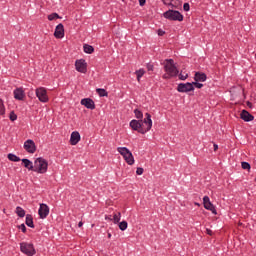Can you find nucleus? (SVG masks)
I'll return each mask as SVG.
<instances>
[{"label": "nucleus", "mask_w": 256, "mask_h": 256, "mask_svg": "<svg viewBox=\"0 0 256 256\" xmlns=\"http://www.w3.org/2000/svg\"><path fill=\"white\" fill-rule=\"evenodd\" d=\"M19 229H20V231H22V233H27V227L25 226V224H21L19 226Z\"/></svg>", "instance_id": "obj_35"}, {"label": "nucleus", "mask_w": 256, "mask_h": 256, "mask_svg": "<svg viewBox=\"0 0 256 256\" xmlns=\"http://www.w3.org/2000/svg\"><path fill=\"white\" fill-rule=\"evenodd\" d=\"M165 32H160L159 35H163Z\"/></svg>", "instance_id": "obj_45"}, {"label": "nucleus", "mask_w": 256, "mask_h": 256, "mask_svg": "<svg viewBox=\"0 0 256 256\" xmlns=\"http://www.w3.org/2000/svg\"><path fill=\"white\" fill-rule=\"evenodd\" d=\"M14 99L16 101H23L25 99V90L23 88H16L13 91Z\"/></svg>", "instance_id": "obj_14"}, {"label": "nucleus", "mask_w": 256, "mask_h": 256, "mask_svg": "<svg viewBox=\"0 0 256 256\" xmlns=\"http://www.w3.org/2000/svg\"><path fill=\"white\" fill-rule=\"evenodd\" d=\"M241 167L242 169H247L249 171L251 169V164H249L248 162H242Z\"/></svg>", "instance_id": "obj_32"}, {"label": "nucleus", "mask_w": 256, "mask_h": 256, "mask_svg": "<svg viewBox=\"0 0 256 256\" xmlns=\"http://www.w3.org/2000/svg\"><path fill=\"white\" fill-rule=\"evenodd\" d=\"M16 214L18 215V217H25V209H23L21 206H17L16 207Z\"/></svg>", "instance_id": "obj_25"}, {"label": "nucleus", "mask_w": 256, "mask_h": 256, "mask_svg": "<svg viewBox=\"0 0 256 256\" xmlns=\"http://www.w3.org/2000/svg\"><path fill=\"white\" fill-rule=\"evenodd\" d=\"M80 103H81V105L86 107V109H90L91 111H93V109H95V101H93V99H91V98H83L80 101Z\"/></svg>", "instance_id": "obj_15"}, {"label": "nucleus", "mask_w": 256, "mask_h": 256, "mask_svg": "<svg viewBox=\"0 0 256 256\" xmlns=\"http://www.w3.org/2000/svg\"><path fill=\"white\" fill-rule=\"evenodd\" d=\"M22 163L24 165V167L26 169H28V171H34L35 168V164H33V162L27 158L22 159Z\"/></svg>", "instance_id": "obj_19"}, {"label": "nucleus", "mask_w": 256, "mask_h": 256, "mask_svg": "<svg viewBox=\"0 0 256 256\" xmlns=\"http://www.w3.org/2000/svg\"><path fill=\"white\" fill-rule=\"evenodd\" d=\"M194 81L205 83V81H207V74L203 72H196L194 76Z\"/></svg>", "instance_id": "obj_17"}, {"label": "nucleus", "mask_w": 256, "mask_h": 256, "mask_svg": "<svg viewBox=\"0 0 256 256\" xmlns=\"http://www.w3.org/2000/svg\"><path fill=\"white\" fill-rule=\"evenodd\" d=\"M117 151L123 157L127 165H135V156H133V153L131 152V150H129V148L118 147Z\"/></svg>", "instance_id": "obj_4"}, {"label": "nucleus", "mask_w": 256, "mask_h": 256, "mask_svg": "<svg viewBox=\"0 0 256 256\" xmlns=\"http://www.w3.org/2000/svg\"><path fill=\"white\" fill-rule=\"evenodd\" d=\"M108 239H111V233H108Z\"/></svg>", "instance_id": "obj_44"}, {"label": "nucleus", "mask_w": 256, "mask_h": 256, "mask_svg": "<svg viewBox=\"0 0 256 256\" xmlns=\"http://www.w3.org/2000/svg\"><path fill=\"white\" fill-rule=\"evenodd\" d=\"M9 119L10 121H17V114H15V112H11Z\"/></svg>", "instance_id": "obj_34"}, {"label": "nucleus", "mask_w": 256, "mask_h": 256, "mask_svg": "<svg viewBox=\"0 0 256 256\" xmlns=\"http://www.w3.org/2000/svg\"><path fill=\"white\" fill-rule=\"evenodd\" d=\"M206 231L208 235H213V231H211V229H207Z\"/></svg>", "instance_id": "obj_41"}, {"label": "nucleus", "mask_w": 256, "mask_h": 256, "mask_svg": "<svg viewBox=\"0 0 256 256\" xmlns=\"http://www.w3.org/2000/svg\"><path fill=\"white\" fill-rule=\"evenodd\" d=\"M120 221H121V212L114 213L113 222L115 223V225H117V223H119Z\"/></svg>", "instance_id": "obj_28"}, {"label": "nucleus", "mask_w": 256, "mask_h": 256, "mask_svg": "<svg viewBox=\"0 0 256 256\" xmlns=\"http://www.w3.org/2000/svg\"><path fill=\"white\" fill-rule=\"evenodd\" d=\"M24 149L27 153L33 155L37 151V145H35V141L28 139L24 142Z\"/></svg>", "instance_id": "obj_11"}, {"label": "nucleus", "mask_w": 256, "mask_h": 256, "mask_svg": "<svg viewBox=\"0 0 256 256\" xmlns=\"http://www.w3.org/2000/svg\"><path fill=\"white\" fill-rule=\"evenodd\" d=\"M34 173L45 175L49 171V162L43 157H38L34 160Z\"/></svg>", "instance_id": "obj_3"}, {"label": "nucleus", "mask_w": 256, "mask_h": 256, "mask_svg": "<svg viewBox=\"0 0 256 256\" xmlns=\"http://www.w3.org/2000/svg\"><path fill=\"white\" fill-rule=\"evenodd\" d=\"M96 93L99 95V97H108L109 92L103 88H97Z\"/></svg>", "instance_id": "obj_24"}, {"label": "nucleus", "mask_w": 256, "mask_h": 256, "mask_svg": "<svg viewBox=\"0 0 256 256\" xmlns=\"http://www.w3.org/2000/svg\"><path fill=\"white\" fill-rule=\"evenodd\" d=\"M183 9L184 11H189L191 9V6L189 5V3H184Z\"/></svg>", "instance_id": "obj_36"}, {"label": "nucleus", "mask_w": 256, "mask_h": 256, "mask_svg": "<svg viewBox=\"0 0 256 256\" xmlns=\"http://www.w3.org/2000/svg\"><path fill=\"white\" fill-rule=\"evenodd\" d=\"M144 120L133 119L130 121L129 125L132 131H137L141 135L149 133V130L153 127V120L151 119V114L146 113Z\"/></svg>", "instance_id": "obj_1"}, {"label": "nucleus", "mask_w": 256, "mask_h": 256, "mask_svg": "<svg viewBox=\"0 0 256 256\" xmlns=\"http://www.w3.org/2000/svg\"><path fill=\"white\" fill-rule=\"evenodd\" d=\"M38 215L40 219H47L49 215V206L47 204H40V207L38 209Z\"/></svg>", "instance_id": "obj_12"}, {"label": "nucleus", "mask_w": 256, "mask_h": 256, "mask_svg": "<svg viewBox=\"0 0 256 256\" xmlns=\"http://www.w3.org/2000/svg\"><path fill=\"white\" fill-rule=\"evenodd\" d=\"M7 158L9 159V161H12L13 163H19V161H21V158H19V156L13 153H9Z\"/></svg>", "instance_id": "obj_22"}, {"label": "nucleus", "mask_w": 256, "mask_h": 256, "mask_svg": "<svg viewBox=\"0 0 256 256\" xmlns=\"http://www.w3.org/2000/svg\"><path fill=\"white\" fill-rule=\"evenodd\" d=\"M143 172H144V170H143L142 167H138L137 170H136L137 175H143Z\"/></svg>", "instance_id": "obj_37"}, {"label": "nucleus", "mask_w": 256, "mask_h": 256, "mask_svg": "<svg viewBox=\"0 0 256 256\" xmlns=\"http://www.w3.org/2000/svg\"><path fill=\"white\" fill-rule=\"evenodd\" d=\"M20 251L24 253V255L33 256L35 255V246L32 243L21 242L20 243Z\"/></svg>", "instance_id": "obj_7"}, {"label": "nucleus", "mask_w": 256, "mask_h": 256, "mask_svg": "<svg viewBox=\"0 0 256 256\" xmlns=\"http://www.w3.org/2000/svg\"><path fill=\"white\" fill-rule=\"evenodd\" d=\"M35 94L40 103H49V95L47 94V88L38 87L35 90Z\"/></svg>", "instance_id": "obj_6"}, {"label": "nucleus", "mask_w": 256, "mask_h": 256, "mask_svg": "<svg viewBox=\"0 0 256 256\" xmlns=\"http://www.w3.org/2000/svg\"><path fill=\"white\" fill-rule=\"evenodd\" d=\"M56 19H61V16H59L58 13H52L50 15H48V20L49 21H55Z\"/></svg>", "instance_id": "obj_29"}, {"label": "nucleus", "mask_w": 256, "mask_h": 256, "mask_svg": "<svg viewBox=\"0 0 256 256\" xmlns=\"http://www.w3.org/2000/svg\"><path fill=\"white\" fill-rule=\"evenodd\" d=\"M3 115H5V103L0 99V117H3Z\"/></svg>", "instance_id": "obj_30"}, {"label": "nucleus", "mask_w": 256, "mask_h": 256, "mask_svg": "<svg viewBox=\"0 0 256 256\" xmlns=\"http://www.w3.org/2000/svg\"><path fill=\"white\" fill-rule=\"evenodd\" d=\"M240 117L246 123H249V121H253V119H255V117L251 115V113L247 112V110H243L240 114Z\"/></svg>", "instance_id": "obj_18"}, {"label": "nucleus", "mask_w": 256, "mask_h": 256, "mask_svg": "<svg viewBox=\"0 0 256 256\" xmlns=\"http://www.w3.org/2000/svg\"><path fill=\"white\" fill-rule=\"evenodd\" d=\"M25 223L27 227H30L31 229H35V224L33 223V216L31 214L26 215Z\"/></svg>", "instance_id": "obj_20"}, {"label": "nucleus", "mask_w": 256, "mask_h": 256, "mask_svg": "<svg viewBox=\"0 0 256 256\" xmlns=\"http://www.w3.org/2000/svg\"><path fill=\"white\" fill-rule=\"evenodd\" d=\"M118 223H119L118 227L120 231H127V227H129V224L127 223V221H122Z\"/></svg>", "instance_id": "obj_26"}, {"label": "nucleus", "mask_w": 256, "mask_h": 256, "mask_svg": "<svg viewBox=\"0 0 256 256\" xmlns=\"http://www.w3.org/2000/svg\"><path fill=\"white\" fill-rule=\"evenodd\" d=\"M54 37L56 39H63L65 37V26L62 23L58 24L54 31Z\"/></svg>", "instance_id": "obj_13"}, {"label": "nucleus", "mask_w": 256, "mask_h": 256, "mask_svg": "<svg viewBox=\"0 0 256 256\" xmlns=\"http://www.w3.org/2000/svg\"><path fill=\"white\" fill-rule=\"evenodd\" d=\"M81 141V134L78 131H73L70 135V145H77Z\"/></svg>", "instance_id": "obj_16"}, {"label": "nucleus", "mask_w": 256, "mask_h": 256, "mask_svg": "<svg viewBox=\"0 0 256 256\" xmlns=\"http://www.w3.org/2000/svg\"><path fill=\"white\" fill-rule=\"evenodd\" d=\"M135 75L137 77L138 83H140L141 82V78L143 77V75H145V69L140 68L139 70H136L135 71Z\"/></svg>", "instance_id": "obj_21"}, {"label": "nucleus", "mask_w": 256, "mask_h": 256, "mask_svg": "<svg viewBox=\"0 0 256 256\" xmlns=\"http://www.w3.org/2000/svg\"><path fill=\"white\" fill-rule=\"evenodd\" d=\"M203 206L204 209H206L207 211H211L213 215H217V209L215 208V205L211 203V199L209 198V196L203 197Z\"/></svg>", "instance_id": "obj_9"}, {"label": "nucleus", "mask_w": 256, "mask_h": 256, "mask_svg": "<svg viewBox=\"0 0 256 256\" xmlns=\"http://www.w3.org/2000/svg\"><path fill=\"white\" fill-rule=\"evenodd\" d=\"M191 91H195V86H193L192 83H180L177 86V92L178 93H189Z\"/></svg>", "instance_id": "obj_8"}, {"label": "nucleus", "mask_w": 256, "mask_h": 256, "mask_svg": "<svg viewBox=\"0 0 256 256\" xmlns=\"http://www.w3.org/2000/svg\"><path fill=\"white\" fill-rule=\"evenodd\" d=\"M163 18L168 19V21H183V14L177 10H168L163 13Z\"/></svg>", "instance_id": "obj_5"}, {"label": "nucleus", "mask_w": 256, "mask_h": 256, "mask_svg": "<svg viewBox=\"0 0 256 256\" xmlns=\"http://www.w3.org/2000/svg\"><path fill=\"white\" fill-rule=\"evenodd\" d=\"M78 227H83V222H82V221H80V222L78 223Z\"/></svg>", "instance_id": "obj_42"}, {"label": "nucleus", "mask_w": 256, "mask_h": 256, "mask_svg": "<svg viewBox=\"0 0 256 256\" xmlns=\"http://www.w3.org/2000/svg\"><path fill=\"white\" fill-rule=\"evenodd\" d=\"M140 7L145 6V3H147V0H138Z\"/></svg>", "instance_id": "obj_39"}, {"label": "nucleus", "mask_w": 256, "mask_h": 256, "mask_svg": "<svg viewBox=\"0 0 256 256\" xmlns=\"http://www.w3.org/2000/svg\"><path fill=\"white\" fill-rule=\"evenodd\" d=\"M134 114L136 119H138V121H143V112H141V110L135 109Z\"/></svg>", "instance_id": "obj_27"}, {"label": "nucleus", "mask_w": 256, "mask_h": 256, "mask_svg": "<svg viewBox=\"0 0 256 256\" xmlns=\"http://www.w3.org/2000/svg\"><path fill=\"white\" fill-rule=\"evenodd\" d=\"M213 147H214V151H217V149H219V145L217 144H213Z\"/></svg>", "instance_id": "obj_40"}, {"label": "nucleus", "mask_w": 256, "mask_h": 256, "mask_svg": "<svg viewBox=\"0 0 256 256\" xmlns=\"http://www.w3.org/2000/svg\"><path fill=\"white\" fill-rule=\"evenodd\" d=\"M75 69L78 73H87V61L85 59H78L75 61Z\"/></svg>", "instance_id": "obj_10"}, {"label": "nucleus", "mask_w": 256, "mask_h": 256, "mask_svg": "<svg viewBox=\"0 0 256 256\" xmlns=\"http://www.w3.org/2000/svg\"><path fill=\"white\" fill-rule=\"evenodd\" d=\"M164 70L165 74L163 75V79H171V77H177V75H179V69H177L173 59L165 60Z\"/></svg>", "instance_id": "obj_2"}, {"label": "nucleus", "mask_w": 256, "mask_h": 256, "mask_svg": "<svg viewBox=\"0 0 256 256\" xmlns=\"http://www.w3.org/2000/svg\"><path fill=\"white\" fill-rule=\"evenodd\" d=\"M194 205H196V207H201V204H199L198 202H195Z\"/></svg>", "instance_id": "obj_43"}, {"label": "nucleus", "mask_w": 256, "mask_h": 256, "mask_svg": "<svg viewBox=\"0 0 256 256\" xmlns=\"http://www.w3.org/2000/svg\"><path fill=\"white\" fill-rule=\"evenodd\" d=\"M146 68H147L148 71H153L154 66H153V64L148 63V64L146 65Z\"/></svg>", "instance_id": "obj_38"}, {"label": "nucleus", "mask_w": 256, "mask_h": 256, "mask_svg": "<svg viewBox=\"0 0 256 256\" xmlns=\"http://www.w3.org/2000/svg\"><path fill=\"white\" fill-rule=\"evenodd\" d=\"M187 77H189V74H188V73L183 72V71L180 72V74H179V79H180L181 81H185V79H187Z\"/></svg>", "instance_id": "obj_31"}, {"label": "nucleus", "mask_w": 256, "mask_h": 256, "mask_svg": "<svg viewBox=\"0 0 256 256\" xmlns=\"http://www.w3.org/2000/svg\"><path fill=\"white\" fill-rule=\"evenodd\" d=\"M83 49H84V53H87L88 55H91L95 51V48H93V46H91L89 44H85L83 46Z\"/></svg>", "instance_id": "obj_23"}, {"label": "nucleus", "mask_w": 256, "mask_h": 256, "mask_svg": "<svg viewBox=\"0 0 256 256\" xmlns=\"http://www.w3.org/2000/svg\"><path fill=\"white\" fill-rule=\"evenodd\" d=\"M192 87H196V89H202L203 84H201L200 82H192Z\"/></svg>", "instance_id": "obj_33"}]
</instances>
